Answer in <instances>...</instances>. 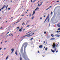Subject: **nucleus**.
<instances>
[{
    "instance_id": "nucleus-1",
    "label": "nucleus",
    "mask_w": 60,
    "mask_h": 60,
    "mask_svg": "<svg viewBox=\"0 0 60 60\" xmlns=\"http://www.w3.org/2000/svg\"><path fill=\"white\" fill-rule=\"evenodd\" d=\"M24 46H25L24 48V53H23L22 54V56L25 59V60H26V57H27V56L26 54V48L27 47V43L26 42L24 43L23 44L20 49V52L21 53H23V50Z\"/></svg>"
},
{
    "instance_id": "nucleus-2",
    "label": "nucleus",
    "mask_w": 60,
    "mask_h": 60,
    "mask_svg": "<svg viewBox=\"0 0 60 60\" xmlns=\"http://www.w3.org/2000/svg\"><path fill=\"white\" fill-rule=\"evenodd\" d=\"M53 48V49H54V50H52V49L51 50V51L52 52H53V53H54L55 51H56V44L55 43H54L53 44V45H52Z\"/></svg>"
},
{
    "instance_id": "nucleus-3",
    "label": "nucleus",
    "mask_w": 60,
    "mask_h": 60,
    "mask_svg": "<svg viewBox=\"0 0 60 60\" xmlns=\"http://www.w3.org/2000/svg\"><path fill=\"white\" fill-rule=\"evenodd\" d=\"M49 14L47 18L45 20L44 23H45V22H46V20H47V19H49Z\"/></svg>"
},
{
    "instance_id": "nucleus-4",
    "label": "nucleus",
    "mask_w": 60,
    "mask_h": 60,
    "mask_svg": "<svg viewBox=\"0 0 60 60\" xmlns=\"http://www.w3.org/2000/svg\"><path fill=\"white\" fill-rule=\"evenodd\" d=\"M6 6V5H4V6L2 8H1V9H0V11H1V10H3L4 8H5Z\"/></svg>"
},
{
    "instance_id": "nucleus-5",
    "label": "nucleus",
    "mask_w": 60,
    "mask_h": 60,
    "mask_svg": "<svg viewBox=\"0 0 60 60\" xmlns=\"http://www.w3.org/2000/svg\"><path fill=\"white\" fill-rule=\"evenodd\" d=\"M32 33H31L30 34H28L27 35V37H30V36H32V35H30L31 34H32ZM28 35H29V36H28Z\"/></svg>"
},
{
    "instance_id": "nucleus-6",
    "label": "nucleus",
    "mask_w": 60,
    "mask_h": 60,
    "mask_svg": "<svg viewBox=\"0 0 60 60\" xmlns=\"http://www.w3.org/2000/svg\"><path fill=\"white\" fill-rule=\"evenodd\" d=\"M43 47V46H42V45H40L39 46V48H42Z\"/></svg>"
},
{
    "instance_id": "nucleus-7",
    "label": "nucleus",
    "mask_w": 60,
    "mask_h": 60,
    "mask_svg": "<svg viewBox=\"0 0 60 60\" xmlns=\"http://www.w3.org/2000/svg\"><path fill=\"white\" fill-rule=\"evenodd\" d=\"M55 36H56V37H59V36H60V35L57 34H56L55 35Z\"/></svg>"
},
{
    "instance_id": "nucleus-8",
    "label": "nucleus",
    "mask_w": 60,
    "mask_h": 60,
    "mask_svg": "<svg viewBox=\"0 0 60 60\" xmlns=\"http://www.w3.org/2000/svg\"><path fill=\"white\" fill-rule=\"evenodd\" d=\"M11 50L12 51V53H13V52L14 51V49L13 48L11 49Z\"/></svg>"
},
{
    "instance_id": "nucleus-9",
    "label": "nucleus",
    "mask_w": 60,
    "mask_h": 60,
    "mask_svg": "<svg viewBox=\"0 0 60 60\" xmlns=\"http://www.w3.org/2000/svg\"><path fill=\"white\" fill-rule=\"evenodd\" d=\"M15 53L16 55H18V53H17V51L16 50L15 52Z\"/></svg>"
},
{
    "instance_id": "nucleus-10",
    "label": "nucleus",
    "mask_w": 60,
    "mask_h": 60,
    "mask_svg": "<svg viewBox=\"0 0 60 60\" xmlns=\"http://www.w3.org/2000/svg\"><path fill=\"white\" fill-rule=\"evenodd\" d=\"M55 40V38H52L51 39V40Z\"/></svg>"
},
{
    "instance_id": "nucleus-11",
    "label": "nucleus",
    "mask_w": 60,
    "mask_h": 60,
    "mask_svg": "<svg viewBox=\"0 0 60 60\" xmlns=\"http://www.w3.org/2000/svg\"><path fill=\"white\" fill-rule=\"evenodd\" d=\"M57 26L58 27H60V25L59 24H57Z\"/></svg>"
},
{
    "instance_id": "nucleus-12",
    "label": "nucleus",
    "mask_w": 60,
    "mask_h": 60,
    "mask_svg": "<svg viewBox=\"0 0 60 60\" xmlns=\"http://www.w3.org/2000/svg\"><path fill=\"white\" fill-rule=\"evenodd\" d=\"M8 57H9V55H8L6 59V60H7L8 59Z\"/></svg>"
},
{
    "instance_id": "nucleus-13",
    "label": "nucleus",
    "mask_w": 60,
    "mask_h": 60,
    "mask_svg": "<svg viewBox=\"0 0 60 60\" xmlns=\"http://www.w3.org/2000/svg\"><path fill=\"white\" fill-rule=\"evenodd\" d=\"M31 16V15L30 13V15H29V17H30Z\"/></svg>"
},
{
    "instance_id": "nucleus-14",
    "label": "nucleus",
    "mask_w": 60,
    "mask_h": 60,
    "mask_svg": "<svg viewBox=\"0 0 60 60\" xmlns=\"http://www.w3.org/2000/svg\"><path fill=\"white\" fill-rule=\"evenodd\" d=\"M22 30L21 29H20L19 31V32H21V31H22Z\"/></svg>"
},
{
    "instance_id": "nucleus-15",
    "label": "nucleus",
    "mask_w": 60,
    "mask_h": 60,
    "mask_svg": "<svg viewBox=\"0 0 60 60\" xmlns=\"http://www.w3.org/2000/svg\"><path fill=\"white\" fill-rule=\"evenodd\" d=\"M35 11H33V14H34V13H35Z\"/></svg>"
},
{
    "instance_id": "nucleus-16",
    "label": "nucleus",
    "mask_w": 60,
    "mask_h": 60,
    "mask_svg": "<svg viewBox=\"0 0 60 60\" xmlns=\"http://www.w3.org/2000/svg\"><path fill=\"white\" fill-rule=\"evenodd\" d=\"M22 58H21V57H20V60H22Z\"/></svg>"
},
{
    "instance_id": "nucleus-17",
    "label": "nucleus",
    "mask_w": 60,
    "mask_h": 60,
    "mask_svg": "<svg viewBox=\"0 0 60 60\" xmlns=\"http://www.w3.org/2000/svg\"><path fill=\"white\" fill-rule=\"evenodd\" d=\"M48 49V48H45V50H47Z\"/></svg>"
},
{
    "instance_id": "nucleus-18",
    "label": "nucleus",
    "mask_w": 60,
    "mask_h": 60,
    "mask_svg": "<svg viewBox=\"0 0 60 60\" xmlns=\"http://www.w3.org/2000/svg\"><path fill=\"white\" fill-rule=\"evenodd\" d=\"M31 26V25H29L27 26V27H29V26Z\"/></svg>"
},
{
    "instance_id": "nucleus-19",
    "label": "nucleus",
    "mask_w": 60,
    "mask_h": 60,
    "mask_svg": "<svg viewBox=\"0 0 60 60\" xmlns=\"http://www.w3.org/2000/svg\"><path fill=\"white\" fill-rule=\"evenodd\" d=\"M38 9V7H37L35 9V11H36V10H37V9Z\"/></svg>"
},
{
    "instance_id": "nucleus-20",
    "label": "nucleus",
    "mask_w": 60,
    "mask_h": 60,
    "mask_svg": "<svg viewBox=\"0 0 60 60\" xmlns=\"http://www.w3.org/2000/svg\"><path fill=\"white\" fill-rule=\"evenodd\" d=\"M34 16H33V17H32L31 18V19H34Z\"/></svg>"
},
{
    "instance_id": "nucleus-21",
    "label": "nucleus",
    "mask_w": 60,
    "mask_h": 60,
    "mask_svg": "<svg viewBox=\"0 0 60 60\" xmlns=\"http://www.w3.org/2000/svg\"><path fill=\"white\" fill-rule=\"evenodd\" d=\"M8 5L6 7V9H7V7H8Z\"/></svg>"
},
{
    "instance_id": "nucleus-22",
    "label": "nucleus",
    "mask_w": 60,
    "mask_h": 60,
    "mask_svg": "<svg viewBox=\"0 0 60 60\" xmlns=\"http://www.w3.org/2000/svg\"><path fill=\"white\" fill-rule=\"evenodd\" d=\"M33 39V38H31L30 40H32Z\"/></svg>"
},
{
    "instance_id": "nucleus-23",
    "label": "nucleus",
    "mask_w": 60,
    "mask_h": 60,
    "mask_svg": "<svg viewBox=\"0 0 60 60\" xmlns=\"http://www.w3.org/2000/svg\"><path fill=\"white\" fill-rule=\"evenodd\" d=\"M27 36V35H26L25 36H24L23 37H25V36Z\"/></svg>"
},
{
    "instance_id": "nucleus-24",
    "label": "nucleus",
    "mask_w": 60,
    "mask_h": 60,
    "mask_svg": "<svg viewBox=\"0 0 60 60\" xmlns=\"http://www.w3.org/2000/svg\"><path fill=\"white\" fill-rule=\"evenodd\" d=\"M58 30H60V28H59L58 29Z\"/></svg>"
},
{
    "instance_id": "nucleus-25",
    "label": "nucleus",
    "mask_w": 60,
    "mask_h": 60,
    "mask_svg": "<svg viewBox=\"0 0 60 60\" xmlns=\"http://www.w3.org/2000/svg\"><path fill=\"white\" fill-rule=\"evenodd\" d=\"M42 3L41 4H40L39 6H40V5L41 6L42 5Z\"/></svg>"
},
{
    "instance_id": "nucleus-26",
    "label": "nucleus",
    "mask_w": 60,
    "mask_h": 60,
    "mask_svg": "<svg viewBox=\"0 0 60 60\" xmlns=\"http://www.w3.org/2000/svg\"><path fill=\"white\" fill-rule=\"evenodd\" d=\"M40 19H42V17H41L40 18Z\"/></svg>"
},
{
    "instance_id": "nucleus-27",
    "label": "nucleus",
    "mask_w": 60,
    "mask_h": 60,
    "mask_svg": "<svg viewBox=\"0 0 60 60\" xmlns=\"http://www.w3.org/2000/svg\"><path fill=\"white\" fill-rule=\"evenodd\" d=\"M10 9H11V8H8V10H10Z\"/></svg>"
},
{
    "instance_id": "nucleus-28",
    "label": "nucleus",
    "mask_w": 60,
    "mask_h": 60,
    "mask_svg": "<svg viewBox=\"0 0 60 60\" xmlns=\"http://www.w3.org/2000/svg\"><path fill=\"white\" fill-rule=\"evenodd\" d=\"M32 32V31H30L28 32V33H30V32Z\"/></svg>"
},
{
    "instance_id": "nucleus-29",
    "label": "nucleus",
    "mask_w": 60,
    "mask_h": 60,
    "mask_svg": "<svg viewBox=\"0 0 60 60\" xmlns=\"http://www.w3.org/2000/svg\"><path fill=\"white\" fill-rule=\"evenodd\" d=\"M19 21H18L17 22H16V23H18V22H19Z\"/></svg>"
},
{
    "instance_id": "nucleus-30",
    "label": "nucleus",
    "mask_w": 60,
    "mask_h": 60,
    "mask_svg": "<svg viewBox=\"0 0 60 60\" xmlns=\"http://www.w3.org/2000/svg\"><path fill=\"white\" fill-rule=\"evenodd\" d=\"M44 34H46V31H45V32H44Z\"/></svg>"
},
{
    "instance_id": "nucleus-31",
    "label": "nucleus",
    "mask_w": 60,
    "mask_h": 60,
    "mask_svg": "<svg viewBox=\"0 0 60 60\" xmlns=\"http://www.w3.org/2000/svg\"><path fill=\"white\" fill-rule=\"evenodd\" d=\"M53 34H51V36H53Z\"/></svg>"
},
{
    "instance_id": "nucleus-32",
    "label": "nucleus",
    "mask_w": 60,
    "mask_h": 60,
    "mask_svg": "<svg viewBox=\"0 0 60 60\" xmlns=\"http://www.w3.org/2000/svg\"><path fill=\"white\" fill-rule=\"evenodd\" d=\"M58 32H59V31H57V33H58Z\"/></svg>"
},
{
    "instance_id": "nucleus-33",
    "label": "nucleus",
    "mask_w": 60,
    "mask_h": 60,
    "mask_svg": "<svg viewBox=\"0 0 60 60\" xmlns=\"http://www.w3.org/2000/svg\"><path fill=\"white\" fill-rule=\"evenodd\" d=\"M6 42H7V41H5V42L6 43Z\"/></svg>"
},
{
    "instance_id": "nucleus-34",
    "label": "nucleus",
    "mask_w": 60,
    "mask_h": 60,
    "mask_svg": "<svg viewBox=\"0 0 60 60\" xmlns=\"http://www.w3.org/2000/svg\"><path fill=\"white\" fill-rule=\"evenodd\" d=\"M44 43H45V41H44Z\"/></svg>"
},
{
    "instance_id": "nucleus-35",
    "label": "nucleus",
    "mask_w": 60,
    "mask_h": 60,
    "mask_svg": "<svg viewBox=\"0 0 60 60\" xmlns=\"http://www.w3.org/2000/svg\"><path fill=\"white\" fill-rule=\"evenodd\" d=\"M19 28V27H18L17 28V29H18V28Z\"/></svg>"
},
{
    "instance_id": "nucleus-36",
    "label": "nucleus",
    "mask_w": 60,
    "mask_h": 60,
    "mask_svg": "<svg viewBox=\"0 0 60 60\" xmlns=\"http://www.w3.org/2000/svg\"><path fill=\"white\" fill-rule=\"evenodd\" d=\"M9 32H8V33H7V34H9Z\"/></svg>"
},
{
    "instance_id": "nucleus-37",
    "label": "nucleus",
    "mask_w": 60,
    "mask_h": 60,
    "mask_svg": "<svg viewBox=\"0 0 60 60\" xmlns=\"http://www.w3.org/2000/svg\"><path fill=\"white\" fill-rule=\"evenodd\" d=\"M5 49H6V48H4V49L5 50Z\"/></svg>"
},
{
    "instance_id": "nucleus-38",
    "label": "nucleus",
    "mask_w": 60,
    "mask_h": 60,
    "mask_svg": "<svg viewBox=\"0 0 60 60\" xmlns=\"http://www.w3.org/2000/svg\"><path fill=\"white\" fill-rule=\"evenodd\" d=\"M56 53H57V52H58V51H56Z\"/></svg>"
},
{
    "instance_id": "nucleus-39",
    "label": "nucleus",
    "mask_w": 60,
    "mask_h": 60,
    "mask_svg": "<svg viewBox=\"0 0 60 60\" xmlns=\"http://www.w3.org/2000/svg\"><path fill=\"white\" fill-rule=\"evenodd\" d=\"M54 36H55L53 35V36H52V37H54Z\"/></svg>"
},
{
    "instance_id": "nucleus-40",
    "label": "nucleus",
    "mask_w": 60,
    "mask_h": 60,
    "mask_svg": "<svg viewBox=\"0 0 60 60\" xmlns=\"http://www.w3.org/2000/svg\"><path fill=\"white\" fill-rule=\"evenodd\" d=\"M40 5V4H38V5L39 6V5Z\"/></svg>"
},
{
    "instance_id": "nucleus-41",
    "label": "nucleus",
    "mask_w": 60,
    "mask_h": 60,
    "mask_svg": "<svg viewBox=\"0 0 60 60\" xmlns=\"http://www.w3.org/2000/svg\"><path fill=\"white\" fill-rule=\"evenodd\" d=\"M1 49H2V48H0V50H1Z\"/></svg>"
},
{
    "instance_id": "nucleus-42",
    "label": "nucleus",
    "mask_w": 60,
    "mask_h": 60,
    "mask_svg": "<svg viewBox=\"0 0 60 60\" xmlns=\"http://www.w3.org/2000/svg\"><path fill=\"white\" fill-rule=\"evenodd\" d=\"M34 34V33H33V34H32V35H33V34Z\"/></svg>"
},
{
    "instance_id": "nucleus-43",
    "label": "nucleus",
    "mask_w": 60,
    "mask_h": 60,
    "mask_svg": "<svg viewBox=\"0 0 60 60\" xmlns=\"http://www.w3.org/2000/svg\"><path fill=\"white\" fill-rule=\"evenodd\" d=\"M52 7V6H50V8H51V7Z\"/></svg>"
},
{
    "instance_id": "nucleus-44",
    "label": "nucleus",
    "mask_w": 60,
    "mask_h": 60,
    "mask_svg": "<svg viewBox=\"0 0 60 60\" xmlns=\"http://www.w3.org/2000/svg\"><path fill=\"white\" fill-rule=\"evenodd\" d=\"M52 12H51V15L52 14Z\"/></svg>"
},
{
    "instance_id": "nucleus-45",
    "label": "nucleus",
    "mask_w": 60,
    "mask_h": 60,
    "mask_svg": "<svg viewBox=\"0 0 60 60\" xmlns=\"http://www.w3.org/2000/svg\"><path fill=\"white\" fill-rule=\"evenodd\" d=\"M21 16H24V15H22Z\"/></svg>"
},
{
    "instance_id": "nucleus-46",
    "label": "nucleus",
    "mask_w": 60,
    "mask_h": 60,
    "mask_svg": "<svg viewBox=\"0 0 60 60\" xmlns=\"http://www.w3.org/2000/svg\"><path fill=\"white\" fill-rule=\"evenodd\" d=\"M38 53H39V51H38Z\"/></svg>"
},
{
    "instance_id": "nucleus-47",
    "label": "nucleus",
    "mask_w": 60,
    "mask_h": 60,
    "mask_svg": "<svg viewBox=\"0 0 60 60\" xmlns=\"http://www.w3.org/2000/svg\"><path fill=\"white\" fill-rule=\"evenodd\" d=\"M2 28H3L2 27H1V28H0V29H2Z\"/></svg>"
},
{
    "instance_id": "nucleus-48",
    "label": "nucleus",
    "mask_w": 60,
    "mask_h": 60,
    "mask_svg": "<svg viewBox=\"0 0 60 60\" xmlns=\"http://www.w3.org/2000/svg\"><path fill=\"white\" fill-rule=\"evenodd\" d=\"M22 19V18L21 19H20V20H19V21H20V20H21V19Z\"/></svg>"
},
{
    "instance_id": "nucleus-49",
    "label": "nucleus",
    "mask_w": 60,
    "mask_h": 60,
    "mask_svg": "<svg viewBox=\"0 0 60 60\" xmlns=\"http://www.w3.org/2000/svg\"><path fill=\"white\" fill-rule=\"evenodd\" d=\"M24 24V22H23V23H22V25H23Z\"/></svg>"
},
{
    "instance_id": "nucleus-50",
    "label": "nucleus",
    "mask_w": 60,
    "mask_h": 60,
    "mask_svg": "<svg viewBox=\"0 0 60 60\" xmlns=\"http://www.w3.org/2000/svg\"><path fill=\"white\" fill-rule=\"evenodd\" d=\"M12 34H11L10 35H9V36H11V35H12Z\"/></svg>"
},
{
    "instance_id": "nucleus-51",
    "label": "nucleus",
    "mask_w": 60,
    "mask_h": 60,
    "mask_svg": "<svg viewBox=\"0 0 60 60\" xmlns=\"http://www.w3.org/2000/svg\"><path fill=\"white\" fill-rule=\"evenodd\" d=\"M46 17V16H45H45H44V17Z\"/></svg>"
},
{
    "instance_id": "nucleus-52",
    "label": "nucleus",
    "mask_w": 60,
    "mask_h": 60,
    "mask_svg": "<svg viewBox=\"0 0 60 60\" xmlns=\"http://www.w3.org/2000/svg\"><path fill=\"white\" fill-rule=\"evenodd\" d=\"M45 47L44 48V49H45Z\"/></svg>"
},
{
    "instance_id": "nucleus-53",
    "label": "nucleus",
    "mask_w": 60,
    "mask_h": 60,
    "mask_svg": "<svg viewBox=\"0 0 60 60\" xmlns=\"http://www.w3.org/2000/svg\"><path fill=\"white\" fill-rule=\"evenodd\" d=\"M19 55L20 56H21V55H20V53H19Z\"/></svg>"
},
{
    "instance_id": "nucleus-54",
    "label": "nucleus",
    "mask_w": 60,
    "mask_h": 60,
    "mask_svg": "<svg viewBox=\"0 0 60 60\" xmlns=\"http://www.w3.org/2000/svg\"><path fill=\"white\" fill-rule=\"evenodd\" d=\"M49 22V19L48 20V22Z\"/></svg>"
},
{
    "instance_id": "nucleus-55",
    "label": "nucleus",
    "mask_w": 60,
    "mask_h": 60,
    "mask_svg": "<svg viewBox=\"0 0 60 60\" xmlns=\"http://www.w3.org/2000/svg\"><path fill=\"white\" fill-rule=\"evenodd\" d=\"M13 18V17H12L11 18V19H12Z\"/></svg>"
},
{
    "instance_id": "nucleus-56",
    "label": "nucleus",
    "mask_w": 60,
    "mask_h": 60,
    "mask_svg": "<svg viewBox=\"0 0 60 60\" xmlns=\"http://www.w3.org/2000/svg\"><path fill=\"white\" fill-rule=\"evenodd\" d=\"M12 2V1L11 0V2Z\"/></svg>"
},
{
    "instance_id": "nucleus-57",
    "label": "nucleus",
    "mask_w": 60,
    "mask_h": 60,
    "mask_svg": "<svg viewBox=\"0 0 60 60\" xmlns=\"http://www.w3.org/2000/svg\"><path fill=\"white\" fill-rule=\"evenodd\" d=\"M15 24V23H14V24H13V25H14Z\"/></svg>"
},
{
    "instance_id": "nucleus-58",
    "label": "nucleus",
    "mask_w": 60,
    "mask_h": 60,
    "mask_svg": "<svg viewBox=\"0 0 60 60\" xmlns=\"http://www.w3.org/2000/svg\"><path fill=\"white\" fill-rule=\"evenodd\" d=\"M47 9H49V8H48Z\"/></svg>"
},
{
    "instance_id": "nucleus-59",
    "label": "nucleus",
    "mask_w": 60,
    "mask_h": 60,
    "mask_svg": "<svg viewBox=\"0 0 60 60\" xmlns=\"http://www.w3.org/2000/svg\"><path fill=\"white\" fill-rule=\"evenodd\" d=\"M59 1H57V2H59Z\"/></svg>"
},
{
    "instance_id": "nucleus-60",
    "label": "nucleus",
    "mask_w": 60,
    "mask_h": 60,
    "mask_svg": "<svg viewBox=\"0 0 60 60\" xmlns=\"http://www.w3.org/2000/svg\"><path fill=\"white\" fill-rule=\"evenodd\" d=\"M34 26V25H32V26Z\"/></svg>"
},
{
    "instance_id": "nucleus-61",
    "label": "nucleus",
    "mask_w": 60,
    "mask_h": 60,
    "mask_svg": "<svg viewBox=\"0 0 60 60\" xmlns=\"http://www.w3.org/2000/svg\"><path fill=\"white\" fill-rule=\"evenodd\" d=\"M25 30V29H23V30Z\"/></svg>"
},
{
    "instance_id": "nucleus-62",
    "label": "nucleus",
    "mask_w": 60,
    "mask_h": 60,
    "mask_svg": "<svg viewBox=\"0 0 60 60\" xmlns=\"http://www.w3.org/2000/svg\"><path fill=\"white\" fill-rule=\"evenodd\" d=\"M9 35H7V36H8Z\"/></svg>"
},
{
    "instance_id": "nucleus-63",
    "label": "nucleus",
    "mask_w": 60,
    "mask_h": 60,
    "mask_svg": "<svg viewBox=\"0 0 60 60\" xmlns=\"http://www.w3.org/2000/svg\"><path fill=\"white\" fill-rule=\"evenodd\" d=\"M32 2V0H31V2Z\"/></svg>"
},
{
    "instance_id": "nucleus-64",
    "label": "nucleus",
    "mask_w": 60,
    "mask_h": 60,
    "mask_svg": "<svg viewBox=\"0 0 60 60\" xmlns=\"http://www.w3.org/2000/svg\"><path fill=\"white\" fill-rule=\"evenodd\" d=\"M29 11V10H27V11Z\"/></svg>"
}]
</instances>
